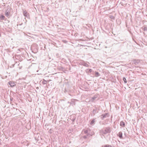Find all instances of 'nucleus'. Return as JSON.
Masks as SVG:
<instances>
[{
  "instance_id": "nucleus-1",
  "label": "nucleus",
  "mask_w": 147,
  "mask_h": 147,
  "mask_svg": "<svg viewBox=\"0 0 147 147\" xmlns=\"http://www.w3.org/2000/svg\"><path fill=\"white\" fill-rule=\"evenodd\" d=\"M111 131V129L109 127H105L100 131V133L104 136L107 134H109Z\"/></svg>"
},
{
  "instance_id": "nucleus-2",
  "label": "nucleus",
  "mask_w": 147,
  "mask_h": 147,
  "mask_svg": "<svg viewBox=\"0 0 147 147\" xmlns=\"http://www.w3.org/2000/svg\"><path fill=\"white\" fill-rule=\"evenodd\" d=\"M99 98V95L96 94L93 97L90 98V102H94L95 101Z\"/></svg>"
},
{
  "instance_id": "nucleus-3",
  "label": "nucleus",
  "mask_w": 147,
  "mask_h": 147,
  "mask_svg": "<svg viewBox=\"0 0 147 147\" xmlns=\"http://www.w3.org/2000/svg\"><path fill=\"white\" fill-rule=\"evenodd\" d=\"M82 132L86 134L92 135V133H91L90 129L89 128H87L86 129H83Z\"/></svg>"
},
{
  "instance_id": "nucleus-4",
  "label": "nucleus",
  "mask_w": 147,
  "mask_h": 147,
  "mask_svg": "<svg viewBox=\"0 0 147 147\" xmlns=\"http://www.w3.org/2000/svg\"><path fill=\"white\" fill-rule=\"evenodd\" d=\"M9 84L11 87L15 86L16 84V82L13 81H10L9 82Z\"/></svg>"
},
{
  "instance_id": "nucleus-5",
  "label": "nucleus",
  "mask_w": 147,
  "mask_h": 147,
  "mask_svg": "<svg viewBox=\"0 0 147 147\" xmlns=\"http://www.w3.org/2000/svg\"><path fill=\"white\" fill-rule=\"evenodd\" d=\"M94 107L95 109H94L92 111V113L93 114V115H95L96 113H98L97 108L95 106Z\"/></svg>"
},
{
  "instance_id": "nucleus-6",
  "label": "nucleus",
  "mask_w": 147,
  "mask_h": 147,
  "mask_svg": "<svg viewBox=\"0 0 147 147\" xmlns=\"http://www.w3.org/2000/svg\"><path fill=\"white\" fill-rule=\"evenodd\" d=\"M108 114L107 113H105L104 114H102L100 116V117L102 119H103L104 118H106L108 116Z\"/></svg>"
},
{
  "instance_id": "nucleus-7",
  "label": "nucleus",
  "mask_w": 147,
  "mask_h": 147,
  "mask_svg": "<svg viewBox=\"0 0 147 147\" xmlns=\"http://www.w3.org/2000/svg\"><path fill=\"white\" fill-rule=\"evenodd\" d=\"M23 14L25 17H26L27 18H28L29 16V14L26 10L24 11Z\"/></svg>"
},
{
  "instance_id": "nucleus-8",
  "label": "nucleus",
  "mask_w": 147,
  "mask_h": 147,
  "mask_svg": "<svg viewBox=\"0 0 147 147\" xmlns=\"http://www.w3.org/2000/svg\"><path fill=\"white\" fill-rule=\"evenodd\" d=\"M92 135H88L86 134V135L84 136L83 138L84 139H86L92 136Z\"/></svg>"
},
{
  "instance_id": "nucleus-9",
  "label": "nucleus",
  "mask_w": 147,
  "mask_h": 147,
  "mask_svg": "<svg viewBox=\"0 0 147 147\" xmlns=\"http://www.w3.org/2000/svg\"><path fill=\"white\" fill-rule=\"evenodd\" d=\"M118 136L121 139H123V137L122 136V132L120 131L118 135Z\"/></svg>"
},
{
  "instance_id": "nucleus-10",
  "label": "nucleus",
  "mask_w": 147,
  "mask_h": 147,
  "mask_svg": "<svg viewBox=\"0 0 147 147\" xmlns=\"http://www.w3.org/2000/svg\"><path fill=\"white\" fill-rule=\"evenodd\" d=\"M96 119H93L90 122V124L92 125H94V123L96 121Z\"/></svg>"
},
{
  "instance_id": "nucleus-11",
  "label": "nucleus",
  "mask_w": 147,
  "mask_h": 147,
  "mask_svg": "<svg viewBox=\"0 0 147 147\" xmlns=\"http://www.w3.org/2000/svg\"><path fill=\"white\" fill-rule=\"evenodd\" d=\"M120 125L121 126L124 127H125V124L123 121H121L120 123Z\"/></svg>"
},
{
  "instance_id": "nucleus-12",
  "label": "nucleus",
  "mask_w": 147,
  "mask_h": 147,
  "mask_svg": "<svg viewBox=\"0 0 147 147\" xmlns=\"http://www.w3.org/2000/svg\"><path fill=\"white\" fill-rule=\"evenodd\" d=\"M5 17L3 15H1L0 16V19L1 20H4L5 19Z\"/></svg>"
},
{
  "instance_id": "nucleus-13",
  "label": "nucleus",
  "mask_w": 147,
  "mask_h": 147,
  "mask_svg": "<svg viewBox=\"0 0 147 147\" xmlns=\"http://www.w3.org/2000/svg\"><path fill=\"white\" fill-rule=\"evenodd\" d=\"M11 11V8L10 7H7L5 11L10 13Z\"/></svg>"
},
{
  "instance_id": "nucleus-14",
  "label": "nucleus",
  "mask_w": 147,
  "mask_h": 147,
  "mask_svg": "<svg viewBox=\"0 0 147 147\" xmlns=\"http://www.w3.org/2000/svg\"><path fill=\"white\" fill-rule=\"evenodd\" d=\"M100 76L99 74L97 72H96L95 73V76L96 77H98Z\"/></svg>"
},
{
  "instance_id": "nucleus-15",
  "label": "nucleus",
  "mask_w": 147,
  "mask_h": 147,
  "mask_svg": "<svg viewBox=\"0 0 147 147\" xmlns=\"http://www.w3.org/2000/svg\"><path fill=\"white\" fill-rule=\"evenodd\" d=\"M85 101L87 102H90V98L89 99L86 98L85 100Z\"/></svg>"
},
{
  "instance_id": "nucleus-16",
  "label": "nucleus",
  "mask_w": 147,
  "mask_h": 147,
  "mask_svg": "<svg viewBox=\"0 0 147 147\" xmlns=\"http://www.w3.org/2000/svg\"><path fill=\"white\" fill-rule=\"evenodd\" d=\"M9 14H10L8 12H6V11H5V15L7 17H8V16H9Z\"/></svg>"
},
{
  "instance_id": "nucleus-17",
  "label": "nucleus",
  "mask_w": 147,
  "mask_h": 147,
  "mask_svg": "<svg viewBox=\"0 0 147 147\" xmlns=\"http://www.w3.org/2000/svg\"><path fill=\"white\" fill-rule=\"evenodd\" d=\"M142 28L144 31H147V27H144Z\"/></svg>"
},
{
  "instance_id": "nucleus-18",
  "label": "nucleus",
  "mask_w": 147,
  "mask_h": 147,
  "mask_svg": "<svg viewBox=\"0 0 147 147\" xmlns=\"http://www.w3.org/2000/svg\"><path fill=\"white\" fill-rule=\"evenodd\" d=\"M47 82L44 79L42 81V83L43 84H45L47 83Z\"/></svg>"
},
{
  "instance_id": "nucleus-19",
  "label": "nucleus",
  "mask_w": 147,
  "mask_h": 147,
  "mask_svg": "<svg viewBox=\"0 0 147 147\" xmlns=\"http://www.w3.org/2000/svg\"><path fill=\"white\" fill-rule=\"evenodd\" d=\"M123 80L124 82V83H126L127 82L126 78L125 77H123Z\"/></svg>"
},
{
  "instance_id": "nucleus-20",
  "label": "nucleus",
  "mask_w": 147,
  "mask_h": 147,
  "mask_svg": "<svg viewBox=\"0 0 147 147\" xmlns=\"http://www.w3.org/2000/svg\"><path fill=\"white\" fill-rule=\"evenodd\" d=\"M110 18L112 19H113V20H114L115 19V17L114 16H110Z\"/></svg>"
},
{
  "instance_id": "nucleus-21",
  "label": "nucleus",
  "mask_w": 147,
  "mask_h": 147,
  "mask_svg": "<svg viewBox=\"0 0 147 147\" xmlns=\"http://www.w3.org/2000/svg\"><path fill=\"white\" fill-rule=\"evenodd\" d=\"M139 62L140 61H134V63H135V64L136 65L137 64H138Z\"/></svg>"
},
{
  "instance_id": "nucleus-22",
  "label": "nucleus",
  "mask_w": 147,
  "mask_h": 147,
  "mask_svg": "<svg viewBox=\"0 0 147 147\" xmlns=\"http://www.w3.org/2000/svg\"><path fill=\"white\" fill-rule=\"evenodd\" d=\"M104 147H112L111 145H106L104 146Z\"/></svg>"
},
{
  "instance_id": "nucleus-23",
  "label": "nucleus",
  "mask_w": 147,
  "mask_h": 147,
  "mask_svg": "<svg viewBox=\"0 0 147 147\" xmlns=\"http://www.w3.org/2000/svg\"><path fill=\"white\" fill-rule=\"evenodd\" d=\"M92 71V70L91 69H90L88 70V72L91 73V72Z\"/></svg>"
},
{
  "instance_id": "nucleus-24",
  "label": "nucleus",
  "mask_w": 147,
  "mask_h": 147,
  "mask_svg": "<svg viewBox=\"0 0 147 147\" xmlns=\"http://www.w3.org/2000/svg\"><path fill=\"white\" fill-rule=\"evenodd\" d=\"M84 65L85 66H86V67H88V65L86 63H85Z\"/></svg>"
},
{
  "instance_id": "nucleus-25",
  "label": "nucleus",
  "mask_w": 147,
  "mask_h": 147,
  "mask_svg": "<svg viewBox=\"0 0 147 147\" xmlns=\"http://www.w3.org/2000/svg\"><path fill=\"white\" fill-rule=\"evenodd\" d=\"M78 34V33H76L74 34V36H76Z\"/></svg>"
},
{
  "instance_id": "nucleus-26",
  "label": "nucleus",
  "mask_w": 147,
  "mask_h": 147,
  "mask_svg": "<svg viewBox=\"0 0 147 147\" xmlns=\"http://www.w3.org/2000/svg\"><path fill=\"white\" fill-rule=\"evenodd\" d=\"M22 24H23L22 23H21V24H19V25L21 26V25H22Z\"/></svg>"
},
{
  "instance_id": "nucleus-27",
  "label": "nucleus",
  "mask_w": 147,
  "mask_h": 147,
  "mask_svg": "<svg viewBox=\"0 0 147 147\" xmlns=\"http://www.w3.org/2000/svg\"><path fill=\"white\" fill-rule=\"evenodd\" d=\"M74 102L75 101V100H77L76 99H74Z\"/></svg>"
},
{
  "instance_id": "nucleus-28",
  "label": "nucleus",
  "mask_w": 147,
  "mask_h": 147,
  "mask_svg": "<svg viewBox=\"0 0 147 147\" xmlns=\"http://www.w3.org/2000/svg\"><path fill=\"white\" fill-rule=\"evenodd\" d=\"M36 88L37 89H38V87H37Z\"/></svg>"
},
{
  "instance_id": "nucleus-29",
  "label": "nucleus",
  "mask_w": 147,
  "mask_h": 147,
  "mask_svg": "<svg viewBox=\"0 0 147 147\" xmlns=\"http://www.w3.org/2000/svg\"><path fill=\"white\" fill-rule=\"evenodd\" d=\"M72 121L73 122L74 121V119H72Z\"/></svg>"
},
{
  "instance_id": "nucleus-30",
  "label": "nucleus",
  "mask_w": 147,
  "mask_h": 147,
  "mask_svg": "<svg viewBox=\"0 0 147 147\" xmlns=\"http://www.w3.org/2000/svg\"><path fill=\"white\" fill-rule=\"evenodd\" d=\"M18 25H19V24H18L17 25V26H18Z\"/></svg>"
}]
</instances>
